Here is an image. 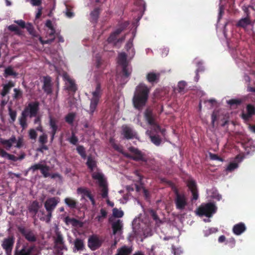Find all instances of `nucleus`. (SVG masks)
<instances>
[{"label":"nucleus","instance_id":"nucleus-1","mask_svg":"<svg viewBox=\"0 0 255 255\" xmlns=\"http://www.w3.org/2000/svg\"><path fill=\"white\" fill-rule=\"evenodd\" d=\"M144 119L149 125L150 130L148 129L146 133L149 136L151 142L156 145H159L161 139L159 138L158 135L160 134L163 136L165 135V130L164 128L161 129L156 124L155 117L152 112L149 109H147L144 112Z\"/></svg>","mask_w":255,"mask_h":255},{"label":"nucleus","instance_id":"nucleus-2","mask_svg":"<svg viewBox=\"0 0 255 255\" xmlns=\"http://www.w3.org/2000/svg\"><path fill=\"white\" fill-rule=\"evenodd\" d=\"M132 228L134 233L132 238L137 241L142 242L144 238L152 235L150 224L147 219L142 221L139 218H135L132 222Z\"/></svg>","mask_w":255,"mask_h":255},{"label":"nucleus","instance_id":"nucleus-3","mask_svg":"<svg viewBox=\"0 0 255 255\" xmlns=\"http://www.w3.org/2000/svg\"><path fill=\"white\" fill-rule=\"evenodd\" d=\"M149 91V88L144 84H140L136 87L132 98V103L135 109L140 110L145 106Z\"/></svg>","mask_w":255,"mask_h":255},{"label":"nucleus","instance_id":"nucleus-4","mask_svg":"<svg viewBox=\"0 0 255 255\" xmlns=\"http://www.w3.org/2000/svg\"><path fill=\"white\" fill-rule=\"evenodd\" d=\"M243 10L246 17L241 18L237 23V26L242 27L245 29L249 26L253 28V23L255 22V9L253 5H244L242 7Z\"/></svg>","mask_w":255,"mask_h":255},{"label":"nucleus","instance_id":"nucleus-5","mask_svg":"<svg viewBox=\"0 0 255 255\" xmlns=\"http://www.w3.org/2000/svg\"><path fill=\"white\" fill-rule=\"evenodd\" d=\"M92 178L98 183L103 198L108 197V189L106 178L99 169L92 172Z\"/></svg>","mask_w":255,"mask_h":255},{"label":"nucleus","instance_id":"nucleus-6","mask_svg":"<svg viewBox=\"0 0 255 255\" xmlns=\"http://www.w3.org/2000/svg\"><path fill=\"white\" fill-rule=\"evenodd\" d=\"M0 142L6 150H9L12 147L21 148L23 145V139L21 137L16 138L14 136H12L8 139L0 138Z\"/></svg>","mask_w":255,"mask_h":255},{"label":"nucleus","instance_id":"nucleus-7","mask_svg":"<svg viewBox=\"0 0 255 255\" xmlns=\"http://www.w3.org/2000/svg\"><path fill=\"white\" fill-rule=\"evenodd\" d=\"M216 210L217 207L213 203L203 204L197 210L196 214L200 216H205L210 218L216 212Z\"/></svg>","mask_w":255,"mask_h":255},{"label":"nucleus","instance_id":"nucleus-8","mask_svg":"<svg viewBox=\"0 0 255 255\" xmlns=\"http://www.w3.org/2000/svg\"><path fill=\"white\" fill-rule=\"evenodd\" d=\"M118 63L123 69V78H127L130 74L131 69L128 64L127 56L124 52L120 53L118 57Z\"/></svg>","mask_w":255,"mask_h":255},{"label":"nucleus","instance_id":"nucleus-9","mask_svg":"<svg viewBox=\"0 0 255 255\" xmlns=\"http://www.w3.org/2000/svg\"><path fill=\"white\" fill-rule=\"evenodd\" d=\"M113 235L115 236L114 245L116 246L117 243L122 238L123 222L121 220H117L112 223Z\"/></svg>","mask_w":255,"mask_h":255},{"label":"nucleus","instance_id":"nucleus-10","mask_svg":"<svg viewBox=\"0 0 255 255\" xmlns=\"http://www.w3.org/2000/svg\"><path fill=\"white\" fill-rule=\"evenodd\" d=\"M101 86L100 84H98L95 90L92 92V97L91 99L89 110V112L91 114H93L96 110L101 97Z\"/></svg>","mask_w":255,"mask_h":255},{"label":"nucleus","instance_id":"nucleus-11","mask_svg":"<svg viewBox=\"0 0 255 255\" xmlns=\"http://www.w3.org/2000/svg\"><path fill=\"white\" fill-rule=\"evenodd\" d=\"M39 104L38 102H31L28 104L22 113V116L35 117L38 111Z\"/></svg>","mask_w":255,"mask_h":255},{"label":"nucleus","instance_id":"nucleus-12","mask_svg":"<svg viewBox=\"0 0 255 255\" xmlns=\"http://www.w3.org/2000/svg\"><path fill=\"white\" fill-rule=\"evenodd\" d=\"M103 240L97 235L90 236L88 241V246L92 251L96 250L102 245Z\"/></svg>","mask_w":255,"mask_h":255},{"label":"nucleus","instance_id":"nucleus-13","mask_svg":"<svg viewBox=\"0 0 255 255\" xmlns=\"http://www.w3.org/2000/svg\"><path fill=\"white\" fill-rule=\"evenodd\" d=\"M38 250L35 247H23L21 250L16 253V255H38Z\"/></svg>","mask_w":255,"mask_h":255},{"label":"nucleus","instance_id":"nucleus-14","mask_svg":"<svg viewBox=\"0 0 255 255\" xmlns=\"http://www.w3.org/2000/svg\"><path fill=\"white\" fill-rule=\"evenodd\" d=\"M13 244L14 239L12 237H8L3 240L2 247L5 251L6 255H11Z\"/></svg>","mask_w":255,"mask_h":255},{"label":"nucleus","instance_id":"nucleus-15","mask_svg":"<svg viewBox=\"0 0 255 255\" xmlns=\"http://www.w3.org/2000/svg\"><path fill=\"white\" fill-rule=\"evenodd\" d=\"M63 80L65 82L66 88L70 91L75 92L77 88L75 82L72 79L67 73H63L62 75Z\"/></svg>","mask_w":255,"mask_h":255},{"label":"nucleus","instance_id":"nucleus-16","mask_svg":"<svg viewBox=\"0 0 255 255\" xmlns=\"http://www.w3.org/2000/svg\"><path fill=\"white\" fill-rule=\"evenodd\" d=\"M129 150L131 152L132 155L129 156L128 154H125L126 156L131 157L133 159L137 161L144 160V154L137 149L133 147H130L129 148Z\"/></svg>","mask_w":255,"mask_h":255},{"label":"nucleus","instance_id":"nucleus-17","mask_svg":"<svg viewBox=\"0 0 255 255\" xmlns=\"http://www.w3.org/2000/svg\"><path fill=\"white\" fill-rule=\"evenodd\" d=\"M59 198L52 197L48 198L45 202L44 206L47 211H53L57 204L59 202Z\"/></svg>","mask_w":255,"mask_h":255},{"label":"nucleus","instance_id":"nucleus-18","mask_svg":"<svg viewBox=\"0 0 255 255\" xmlns=\"http://www.w3.org/2000/svg\"><path fill=\"white\" fill-rule=\"evenodd\" d=\"M127 22L125 23L123 25L119 26L110 36L108 39V41L110 43L115 44L116 43L117 36L124 29V28L128 25Z\"/></svg>","mask_w":255,"mask_h":255},{"label":"nucleus","instance_id":"nucleus-19","mask_svg":"<svg viewBox=\"0 0 255 255\" xmlns=\"http://www.w3.org/2000/svg\"><path fill=\"white\" fill-rule=\"evenodd\" d=\"M135 35V31L133 30L131 34L130 39L126 44V48L128 52L130 59H131L134 55L135 51L133 48L132 40Z\"/></svg>","mask_w":255,"mask_h":255},{"label":"nucleus","instance_id":"nucleus-20","mask_svg":"<svg viewBox=\"0 0 255 255\" xmlns=\"http://www.w3.org/2000/svg\"><path fill=\"white\" fill-rule=\"evenodd\" d=\"M187 186L192 194V200H197L198 198V194L195 181L192 179L189 180L187 182Z\"/></svg>","mask_w":255,"mask_h":255},{"label":"nucleus","instance_id":"nucleus-21","mask_svg":"<svg viewBox=\"0 0 255 255\" xmlns=\"http://www.w3.org/2000/svg\"><path fill=\"white\" fill-rule=\"evenodd\" d=\"M77 193L78 194L81 195L82 198L88 197L91 201L92 205L94 206L95 205L94 199L91 194L90 191L87 189L84 188H79L77 189Z\"/></svg>","mask_w":255,"mask_h":255},{"label":"nucleus","instance_id":"nucleus-22","mask_svg":"<svg viewBox=\"0 0 255 255\" xmlns=\"http://www.w3.org/2000/svg\"><path fill=\"white\" fill-rule=\"evenodd\" d=\"M159 77V73L153 71L148 72L146 75V78L148 82L151 84L158 82Z\"/></svg>","mask_w":255,"mask_h":255},{"label":"nucleus","instance_id":"nucleus-23","mask_svg":"<svg viewBox=\"0 0 255 255\" xmlns=\"http://www.w3.org/2000/svg\"><path fill=\"white\" fill-rule=\"evenodd\" d=\"M122 134L127 139L132 138L136 136L135 131L131 128L127 126L123 127Z\"/></svg>","mask_w":255,"mask_h":255},{"label":"nucleus","instance_id":"nucleus-24","mask_svg":"<svg viewBox=\"0 0 255 255\" xmlns=\"http://www.w3.org/2000/svg\"><path fill=\"white\" fill-rule=\"evenodd\" d=\"M54 241L55 246L56 247L59 248L61 250L65 248L63 237L57 229L56 231V237H55Z\"/></svg>","mask_w":255,"mask_h":255},{"label":"nucleus","instance_id":"nucleus-25","mask_svg":"<svg viewBox=\"0 0 255 255\" xmlns=\"http://www.w3.org/2000/svg\"><path fill=\"white\" fill-rule=\"evenodd\" d=\"M176 205L178 209H183L186 205V201L184 195L177 194L176 198Z\"/></svg>","mask_w":255,"mask_h":255},{"label":"nucleus","instance_id":"nucleus-26","mask_svg":"<svg viewBox=\"0 0 255 255\" xmlns=\"http://www.w3.org/2000/svg\"><path fill=\"white\" fill-rule=\"evenodd\" d=\"M243 158L240 156H237L235 160L231 162L226 168L227 171L231 172L238 167V163L241 162Z\"/></svg>","mask_w":255,"mask_h":255},{"label":"nucleus","instance_id":"nucleus-27","mask_svg":"<svg viewBox=\"0 0 255 255\" xmlns=\"http://www.w3.org/2000/svg\"><path fill=\"white\" fill-rule=\"evenodd\" d=\"M247 114H242V118L246 120H248L253 115L255 114V108L253 105L249 104L247 106Z\"/></svg>","mask_w":255,"mask_h":255},{"label":"nucleus","instance_id":"nucleus-28","mask_svg":"<svg viewBox=\"0 0 255 255\" xmlns=\"http://www.w3.org/2000/svg\"><path fill=\"white\" fill-rule=\"evenodd\" d=\"M55 29L54 28L48 29L47 34H48L49 38L46 40H43L41 37H39V39L42 44H47L51 42L55 38L54 36Z\"/></svg>","mask_w":255,"mask_h":255},{"label":"nucleus","instance_id":"nucleus-29","mask_svg":"<svg viewBox=\"0 0 255 255\" xmlns=\"http://www.w3.org/2000/svg\"><path fill=\"white\" fill-rule=\"evenodd\" d=\"M246 229L245 225L243 223H240L235 225L233 229L234 233L236 235H240Z\"/></svg>","mask_w":255,"mask_h":255},{"label":"nucleus","instance_id":"nucleus-30","mask_svg":"<svg viewBox=\"0 0 255 255\" xmlns=\"http://www.w3.org/2000/svg\"><path fill=\"white\" fill-rule=\"evenodd\" d=\"M207 193L208 197L216 199L218 201H220L222 198L221 195L218 193L217 190L215 188L208 190Z\"/></svg>","mask_w":255,"mask_h":255},{"label":"nucleus","instance_id":"nucleus-31","mask_svg":"<svg viewBox=\"0 0 255 255\" xmlns=\"http://www.w3.org/2000/svg\"><path fill=\"white\" fill-rule=\"evenodd\" d=\"M84 248V245L83 241L79 239H77L74 241V248L73 249V252H76L79 251L83 250Z\"/></svg>","mask_w":255,"mask_h":255},{"label":"nucleus","instance_id":"nucleus-32","mask_svg":"<svg viewBox=\"0 0 255 255\" xmlns=\"http://www.w3.org/2000/svg\"><path fill=\"white\" fill-rule=\"evenodd\" d=\"M86 164L92 172L98 169L97 168L96 161L91 157L89 156L88 157Z\"/></svg>","mask_w":255,"mask_h":255},{"label":"nucleus","instance_id":"nucleus-33","mask_svg":"<svg viewBox=\"0 0 255 255\" xmlns=\"http://www.w3.org/2000/svg\"><path fill=\"white\" fill-rule=\"evenodd\" d=\"M21 232L28 241L33 242L35 240V237L32 232L21 229Z\"/></svg>","mask_w":255,"mask_h":255},{"label":"nucleus","instance_id":"nucleus-34","mask_svg":"<svg viewBox=\"0 0 255 255\" xmlns=\"http://www.w3.org/2000/svg\"><path fill=\"white\" fill-rule=\"evenodd\" d=\"M132 252V249L127 246H124L119 249L117 251V255H128Z\"/></svg>","mask_w":255,"mask_h":255},{"label":"nucleus","instance_id":"nucleus-35","mask_svg":"<svg viewBox=\"0 0 255 255\" xmlns=\"http://www.w3.org/2000/svg\"><path fill=\"white\" fill-rule=\"evenodd\" d=\"M51 80L49 77H44V82L43 88L44 90L47 93H50L51 92V85H50Z\"/></svg>","mask_w":255,"mask_h":255},{"label":"nucleus","instance_id":"nucleus-36","mask_svg":"<svg viewBox=\"0 0 255 255\" xmlns=\"http://www.w3.org/2000/svg\"><path fill=\"white\" fill-rule=\"evenodd\" d=\"M13 86V84L10 82L4 85L1 92V95L2 97L5 96L9 92L10 89Z\"/></svg>","mask_w":255,"mask_h":255},{"label":"nucleus","instance_id":"nucleus-37","mask_svg":"<svg viewBox=\"0 0 255 255\" xmlns=\"http://www.w3.org/2000/svg\"><path fill=\"white\" fill-rule=\"evenodd\" d=\"M253 141L252 139H249L248 142L245 143L244 146L247 152L249 153L250 150H254L255 149V145H253Z\"/></svg>","mask_w":255,"mask_h":255},{"label":"nucleus","instance_id":"nucleus-38","mask_svg":"<svg viewBox=\"0 0 255 255\" xmlns=\"http://www.w3.org/2000/svg\"><path fill=\"white\" fill-rule=\"evenodd\" d=\"M40 206L39 203L36 201L33 202L29 207L30 212H32L34 213H36L39 209Z\"/></svg>","mask_w":255,"mask_h":255},{"label":"nucleus","instance_id":"nucleus-39","mask_svg":"<svg viewBox=\"0 0 255 255\" xmlns=\"http://www.w3.org/2000/svg\"><path fill=\"white\" fill-rule=\"evenodd\" d=\"M65 204L70 207L71 208H74L76 206V201L71 198H66L65 199Z\"/></svg>","mask_w":255,"mask_h":255},{"label":"nucleus","instance_id":"nucleus-40","mask_svg":"<svg viewBox=\"0 0 255 255\" xmlns=\"http://www.w3.org/2000/svg\"><path fill=\"white\" fill-rule=\"evenodd\" d=\"M17 75V73L15 72L12 68L8 67L5 68L4 70V76L7 77L8 76H13L15 77Z\"/></svg>","mask_w":255,"mask_h":255},{"label":"nucleus","instance_id":"nucleus-41","mask_svg":"<svg viewBox=\"0 0 255 255\" xmlns=\"http://www.w3.org/2000/svg\"><path fill=\"white\" fill-rule=\"evenodd\" d=\"M113 215L116 218H121L124 215L123 211L121 209L114 208L113 209Z\"/></svg>","mask_w":255,"mask_h":255},{"label":"nucleus","instance_id":"nucleus-42","mask_svg":"<svg viewBox=\"0 0 255 255\" xmlns=\"http://www.w3.org/2000/svg\"><path fill=\"white\" fill-rule=\"evenodd\" d=\"M40 170L44 177H47L49 176V167L48 166H47L45 164H44Z\"/></svg>","mask_w":255,"mask_h":255},{"label":"nucleus","instance_id":"nucleus-43","mask_svg":"<svg viewBox=\"0 0 255 255\" xmlns=\"http://www.w3.org/2000/svg\"><path fill=\"white\" fill-rule=\"evenodd\" d=\"M49 125L52 129V131H57V126L56 125V122L51 116H50L49 117Z\"/></svg>","mask_w":255,"mask_h":255},{"label":"nucleus","instance_id":"nucleus-44","mask_svg":"<svg viewBox=\"0 0 255 255\" xmlns=\"http://www.w3.org/2000/svg\"><path fill=\"white\" fill-rule=\"evenodd\" d=\"M99 9L96 8L92 11L90 13L91 20L96 21L99 16Z\"/></svg>","mask_w":255,"mask_h":255},{"label":"nucleus","instance_id":"nucleus-45","mask_svg":"<svg viewBox=\"0 0 255 255\" xmlns=\"http://www.w3.org/2000/svg\"><path fill=\"white\" fill-rule=\"evenodd\" d=\"M65 222L67 225H71L73 226H76L78 222L77 220L68 217H66L65 219Z\"/></svg>","mask_w":255,"mask_h":255},{"label":"nucleus","instance_id":"nucleus-46","mask_svg":"<svg viewBox=\"0 0 255 255\" xmlns=\"http://www.w3.org/2000/svg\"><path fill=\"white\" fill-rule=\"evenodd\" d=\"M77 150L78 153L81 155V156L85 159L86 157V154L85 153V149L82 146H78L77 147Z\"/></svg>","mask_w":255,"mask_h":255},{"label":"nucleus","instance_id":"nucleus-47","mask_svg":"<svg viewBox=\"0 0 255 255\" xmlns=\"http://www.w3.org/2000/svg\"><path fill=\"white\" fill-rule=\"evenodd\" d=\"M25 27L27 29L29 33L31 35H32L33 36H36L33 27L31 24L29 23L26 24Z\"/></svg>","mask_w":255,"mask_h":255},{"label":"nucleus","instance_id":"nucleus-48","mask_svg":"<svg viewBox=\"0 0 255 255\" xmlns=\"http://www.w3.org/2000/svg\"><path fill=\"white\" fill-rule=\"evenodd\" d=\"M218 231V229L216 228H208L204 231L205 236H208L212 233H216Z\"/></svg>","mask_w":255,"mask_h":255},{"label":"nucleus","instance_id":"nucleus-49","mask_svg":"<svg viewBox=\"0 0 255 255\" xmlns=\"http://www.w3.org/2000/svg\"><path fill=\"white\" fill-rule=\"evenodd\" d=\"M186 86V83L184 81H181L178 82V90L179 92H182L184 91Z\"/></svg>","mask_w":255,"mask_h":255},{"label":"nucleus","instance_id":"nucleus-50","mask_svg":"<svg viewBox=\"0 0 255 255\" xmlns=\"http://www.w3.org/2000/svg\"><path fill=\"white\" fill-rule=\"evenodd\" d=\"M47 135L43 133L39 137V141L41 144H44L47 142Z\"/></svg>","mask_w":255,"mask_h":255},{"label":"nucleus","instance_id":"nucleus-51","mask_svg":"<svg viewBox=\"0 0 255 255\" xmlns=\"http://www.w3.org/2000/svg\"><path fill=\"white\" fill-rule=\"evenodd\" d=\"M107 214V213L106 211L104 209H102L100 211V215L96 217V219L98 221H101L103 218H106Z\"/></svg>","mask_w":255,"mask_h":255},{"label":"nucleus","instance_id":"nucleus-52","mask_svg":"<svg viewBox=\"0 0 255 255\" xmlns=\"http://www.w3.org/2000/svg\"><path fill=\"white\" fill-rule=\"evenodd\" d=\"M8 29L11 31L15 32L16 34H19L20 33V29L15 25H10L8 26Z\"/></svg>","mask_w":255,"mask_h":255},{"label":"nucleus","instance_id":"nucleus-53","mask_svg":"<svg viewBox=\"0 0 255 255\" xmlns=\"http://www.w3.org/2000/svg\"><path fill=\"white\" fill-rule=\"evenodd\" d=\"M66 10L65 11V14L66 15V16L68 17V18H72L74 17V12L70 9H69L67 6L66 4Z\"/></svg>","mask_w":255,"mask_h":255},{"label":"nucleus","instance_id":"nucleus-54","mask_svg":"<svg viewBox=\"0 0 255 255\" xmlns=\"http://www.w3.org/2000/svg\"><path fill=\"white\" fill-rule=\"evenodd\" d=\"M27 116H24L22 115V117L19 119V123L23 128H25L27 127V124L26 122V117Z\"/></svg>","mask_w":255,"mask_h":255},{"label":"nucleus","instance_id":"nucleus-55","mask_svg":"<svg viewBox=\"0 0 255 255\" xmlns=\"http://www.w3.org/2000/svg\"><path fill=\"white\" fill-rule=\"evenodd\" d=\"M44 163H42V162H40V163H38L37 164H35L34 165H33V166H32L31 167H30V169L33 170V171H35L36 170H37V169H40L41 170V169L42 168L43 165H44Z\"/></svg>","mask_w":255,"mask_h":255},{"label":"nucleus","instance_id":"nucleus-56","mask_svg":"<svg viewBox=\"0 0 255 255\" xmlns=\"http://www.w3.org/2000/svg\"><path fill=\"white\" fill-rule=\"evenodd\" d=\"M29 135L31 139H35L37 137L36 130L34 129H30L29 131Z\"/></svg>","mask_w":255,"mask_h":255},{"label":"nucleus","instance_id":"nucleus-57","mask_svg":"<svg viewBox=\"0 0 255 255\" xmlns=\"http://www.w3.org/2000/svg\"><path fill=\"white\" fill-rule=\"evenodd\" d=\"M172 253L174 255H181L182 253V251L180 248H175L172 247Z\"/></svg>","mask_w":255,"mask_h":255},{"label":"nucleus","instance_id":"nucleus-58","mask_svg":"<svg viewBox=\"0 0 255 255\" xmlns=\"http://www.w3.org/2000/svg\"><path fill=\"white\" fill-rule=\"evenodd\" d=\"M74 115L73 114H69L66 117V121L68 123H72L74 119Z\"/></svg>","mask_w":255,"mask_h":255},{"label":"nucleus","instance_id":"nucleus-59","mask_svg":"<svg viewBox=\"0 0 255 255\" xmlns=\"http://www.w3.org/2000/svg\"><path fill=\"white\" fill-rule=\"evenodd\" d=\"M220 0L221 1L222 0ZM224 6L221 4V2L220 4V6H219L218 20H219L220 18H221V17L223 15V14L224 13Z\"/></svg>","mask_w":255,"mask_h":255},{"label":"nucleus","instance_id":"nucleus-60","mask_svg":"<svg viewBox=\"0 0 255 255\" xmlns=\"http://www.w3.org/2000/svg\"><path fill=\"white\" fill-rule=\"evenodd\" d=\"M9 114L11 119L12 122H14L16 117V114L15 111L11 110L10 109H9Z\"/></svg>","mask_w":255,"mask_h":255},{"label":"nucleus","instance_id":"nucleus-61","mask_svg":"<svg viewBox=\"0 0 255 255\" xmlns=\"http://www.w3.org/2000/svg\"><path fill=\"white\" fill-rule=\"evenodd\" d=\"M218 112L214 111L212 115V124L214 126V123L217 119V117L218 116Z\"/></svg>","mask_w":255,"mask_h":255},{"label":"nucleus","instance_id":"nucleus-62","mask_svg":"<svg viewBox=\"0 0 255 255\" xmlns=\"http://www.w3.org/2000/svg\"><path fill=\"white\" fill-rule=\"evenodd\" d=\"M13 91H14L13 97L14 98L17 99V98H19L20 97H21V92L19 90L15 88L14 89Z\"/></svg>","mask_w":255,"mask_h":255},{"label":"nucleus","instance_id":"nucleus-63","mask_svg":"<svg viewBox=\"0 0 255 255\" xmlns=\"http://www.w3.org/2000/svg\"><path fill=\"white\" fill-rule=\"evenodd\" d=\"M247 91L253 93V94L249 95V96L251 97V98H252L254 96H255V87L248 86L247 87Z\"/></svg>","mask_w":255,"mask_h":255},{"label":"nucleus","instance_id":"nucleus-64","mask_svg":"<svg viewBox=\"0 0 255 255\" xmlns=\"http://www.w3.org/2000/svg\"><path fill=\"white\" fill-rule=\"evenodd\" d=\"M241 101L236 99H232L227 101V103L229 105H233L234 104L237 105L241 103Z\"/></svg>","mask_w":255,"mask_h":255}]
</instances>
